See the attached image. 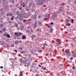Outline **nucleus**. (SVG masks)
Listing matches in <instances>:
<instances>
[{
  "instance_id": "f257e3e1",
  "label": "nucleus",
  "mask_w": 76,
  "mask_h": 76,
  "mask_svg": "<svg viewBox=\"0 0 76 76\" xmlns=\"http://www.w3.org/2000/svg\"><path fill=\"white\" fill-rule=\"evenodd\" d=\"M36 36L35 35H32L31 36V38H32V39L33 40L35 38Z\"/></svg>"
},
{
  "instance_id": "f03ea898",
  "label": "nucleus",
  "mask_w": 76,
  "mask_h": 76,
  "mask_svg": "<svg viewBox=\"0 0 76 76\" xmlns=\"http://www.w3.org/2000/svg\"><path fill=\"white\" fill-rule=\"evenodd\" d=\"M7 32H5L4 34H3V35L4 37H6V36H7Z\"/></svg>"
},
{
  "instance_id": "7ed1b4c3",
  "label": "nucleus",
  "mask_w": 76,
  "mask_h": 76,
  "mask_svg": "<svg viewBox=\"0 0 76 76\" xmlns=\"http://www.w3.org/2000/svg\"><path fill=\"white\" fill-rule=\"evenodd\" d=\"M26 37H24V36H22V39H26Z\"/></svg>"
},
{
  "instance_id": "20e7f679",
  "label": "nucleus",
  "mask_w": 76,
  "mask_h": 76,
  "mask_svg": "<svg viewBox=\"0 0 76 76\" xmlns=\"http://www.w3.org/2000/svg\"><path fill=\"white\" fill-rule=\"evenodd\" d=\"M65 52L66 53V54H67L69 53V50H65Z\"/></svg>"
},
{
  "instance_id": "39448f33",
  "label": "nucleus",
  "mask_w": 76,
  "mask_h": 76,
  "mask_svg": "<svg viewBox=\"0 0 76 76\" xmlns=\"http://www.w3.org/2000/svg\"><path fill=\"white\" fill-rule=\"evenodd\" d=\"M12 14L11 13H9L7 14V16H12Z\"/></svg>"
},
{
  "instance_id": "423d86ee",
  "label": "nucleus",
  "mask_w": 76,
  "mask_h": 76,
  "mask_svg": "<svg viewBox=\"0 0 76 76\" xmlns=\"http://www.w3.org/2000/svg\"><path fill=\"white\" fill-rule=\"evenodd\" d=\"M7 37L8 38H9L10 37V35H9V34H7Z\"/></svg>"
},
{
  "instance_id": "0eeeda50",
  "label": "nucleus",
  "mask_w": 76,
  "mask_h": 76,
  "mask_svg": "<svg viewBox=\"0 0 76 76\" xmlns=\"http://www.w3.org/2000/svg\"><path fill=\"white\" fill-rule=\"evenodd\" d=\"M41 31V28H39L37 29L36 31H37V32H38V31Z\"/></svg>"
},
{
  "instance_id": "6e6552de",
  "label": "nucleus",
  "mask_w": 76,
  "mask_h": 76,
  "mask_svg": "<svg viewBox=\"0 0 76 76\" xmlns=\"http://www.w3.org/2000/svg\"><path fill=\"white\" fill-rule=\"evenodd\" d=\"M14 18H15V17L13 16L12 18H10V19L11 20H13V19H14Z\"/></svg>"
},
{
  "instance_id": "1a4fd4ad",
  "label": "nucleus",
  "mask_w": 76,
  "mask_h": 76,
  "mask_svg": "<svg viewBox=\"0 0 76 76\" xmlns=\"http://www.w3.org/2000/svg\"><path fill=\"white\" fill-rule=\"evenodd\" d=\"M38 4L39 5H41V4H42V1H41L40 3H38Z\"/></svg>"
},
{
  "instance_id": "9d476101",
  "label": "nucleus",
  "mask_w": 76,
  "mask_h": 76,
  "mask_svg": "<svg viewBox=\"0 0 76 76\" xmlns=\"http://www.w3.org/2000/svg\"><path fill=\"white\" fill-rule=\"evenodd\" d=\"M66 26H70V23H68V24L67 23L66 24Z\"/></svg>"
},
{
  "instance_id": "9b49d317",
  "label": "nucleus",
  "mask_w": 76,
  "mask_h": 76,
  "mask_svg": "<svg viewBox=\"0 0 76 76\" xmlns=\"http://www.w3.org/2000/svg\"><path fill=\"white\" fill-rule=\"evenodd\" d=\"M56 13H57V12H55V14H53V17H56Z\"/></svg>"
},
{
  "instance_id": "f8f14e48",
  "label": "nucleus",
  "mask_w": 76,
  "mask_h": 76,
  "mask_svg": "<svg viewBox=\"0 0 76 76\" xmlns=\"http://www.w3.org/2000/svg\"><path fill=\"white\" fill-rule=\"evenodd\" d=\"M50 31L51 32H52L53 31V29L52 28H51L50 29Z\"/></svg>"
},
{
  "instance_id": "ddd939ff",
  "label": "nucleus",
  "mask_w": 76,
  "mask_h": 76,
  "mask_svg": "<svg viewBox=\"0 0 76 76\" xmlns=\"http://www.w3.org/2000/svg\"><path fill=\"white\" fill-rule=\"evenodd\" d=\"M2 30L3 31H4V32H5V31H6V29H5V28H2Z\"/></svg>"
},
{
  "instance_id": "4468645a",
  "label": "nucleus",
  "mask_w": 76,
  "mask_h": 76,
  "mask_svg": "<svg viewBox=\"0 0 76 76\" xmlns=\"http://www.w3.org/2000/svg\"><path fill=\"white\" fill-rule=\"evenodd\" d=\"M3 27V24H1L0 25V27L1 28Z\"/></svg>"
},
{
  "instance_id": "2eb2a0df",
  "label": "nucleus",
  "mask_w": 76,
  "mask_h": 76,
  "mask_svg": "<svg viewBox=\"0 0 76 76\" xmlns=\"http://www.w3.org/2000/svg\"><path fill=\"white\" fill-rule=\"evenodd\" d=\"M74 20H73V19H71V23H74Z\"/></svg>"
},
{
  "instance_id": "dca6fc26",
  "label": "nucleus",
  "mask_w": 76,
  "mask_h": 76,
  "mask_svg": "<svg viewBox=\"0 0 76 76\" xmlns=\"http://www.w3.org/2000/svg\"><path fill=\"white\" fill-rule=\"evenodd\" d=\"M73 57H70V60H73Z\"/></svg>"
},
{
  "instance_id": "f3484780",
  "label": "nucleus",
  "mask_w": 76,
  "mask_h": 76,
  "mask_svg": "<svg viewBox=\"0 0 76 76\" xmlns=\"http://www.w3.org/2000/svg\"><path fill=\"white\" fill-rule=\"evenodd\" d=\"M19 35H20V36L21 35H23L22 34V33H20V32H19Z\"/></svg>"
},
{
  "instance_id": "a211bd4d",
  "label": "nucleus",
  "mask_w": 76,
  "mask_h": 76,
  "mask_svg": "<svg viewBox=\"0 0 76 76\" xmlns=\"http://www.w3.org/2000/svg\"><path fill=\"white\" fill-rule=\"evenodd\" d=\"M12 21L10 20L8 22V23H12Z\"/></svg>"
},
{
  "instance_id": "6ab92c4d",
  "label": "nucleus",
  "mask_w": 76,
  "mask_h": 76,
  "mask_svg": "<svg viewBox=\"0 0 76 76\" xmlns=\"http://www.w3.org/2000/svg\"><path fill=\"white\" fill-rule=\"evenodd\" d=\"M65 47H67V46H68V44H65Z\"/></svg>"
},
{
  "instance_id": "aec40b11",
  "label": "nucleus",
  "mask_w": 76,
  "mask_h": 76,
  "mask_svg": "<svg viewBox=\"0 0 76 76\" xmlns=\"http://www.w3.org/2000/svg\"><path fill=\"white\" fill-rule=\"evenodd\" d=\"M14 35H18V33H16V32H15L14 34Z\"/></svg>"
},
{
  "instance_id": "412c9836",
  "label": "nucleus",
  "mask_w": 76,
  "mask_h": 76,
  "mask_svg": "<svg viewBox=\"0 0 76 76\" xmlns=\"http://www.w3.org/2000/svg\"><path fill=\"white\" fill-rule=\"evenodd\" d=\"M39 25H42V23L40 22V23H39Z\"/></svg>"
},
{
  "instance_id": "4be33fe9",
  "label": "nucleus",
  "mask_w": 76,
  "mask_h": 76,
  "mask_svg": "<svg viewBox=\"0 0 76 76\" xmlns=\"http://www.w3.org/2000/svg\"><path fill=\"white\" fill-rule=\"evenodd\" d=\"M26 32L27 33L29 32V30H27L26 31Z\"/></svg>"
},
{
  "instance_id": "5701e85b",
  "label": "nucleus",
  "mask_w": 76,
  "mask_h": 76,
  "mask_svg": "<svg viewBox=\"0 0 76 76\" xmlns=\"http://www.w3.org/2000/svg\"><path fill=\"white\" fill-rule=\"evenodd\" d=\"M66 20H67V21H66V23H68V22H69V20H68V19H67Z\"/></svg>"
},
{
  "instance_id": "b1692460",
  "label": "nucleus",
  "mask_w": 76,
  "mask_h": 76,
  "mask_svg": "<svg viewBox=\"0 0 76 76\" xmlns=\"http://www.w3.org/2000/svg\"><path fill=\"white\" fill-rule=\"evenodd\" d=\"M20 74H21V75H22L21 76H22V72L21 71L20 72Z\"/></svg>"
},
{
  "instance_id": "393cba45",
  "label": "nucleus",
  "mask_w": 76,
  "mask_h": 76,
  "mask_svg": "<svg viewBox=\"0 0 76 76\" xmlns=\"http://www.w3.org/2000/svg\"><path fill=\"white\" fill-rule=\"evenodd\" d=\"M50 24H51V25H53V24H54V23H53V22H51L50 23Z\"/></svg>"
},
{
  "instance_id": "a878e982",
  "label": "nucleus",
  "mask_w": 76,
  "mask_h": 76,
  "mask_svg": "<svg viewBox=\"0 0 76 76\" xmlns=\"http://www.w3.org/2000/svg\"><path fill=\"white\" fill-rule=\"evenodd\" d=\"M15 44H17L18 42L17 41H15Z\"/></svg>"
},
{
  "instance_id": "bb28decb",
  "label": "nucleus",
  "mask_w": 76,
  "mask_h": 76,
  "mask_svg": "<svg viewBox=\"0 0 76 76\" xmlns=\"http://www.w3.org/2000/svg\"><path fill=\"white\" fill-rule=\"evenodd\" d=\"M42 51L41 50H40L39 51H38V52L39 53H41V52H42Z\"/></svg>"
},
{
  "instance_id": "cd10ccee",
  "label": "nucleus",
  "mask_w": 76,
  "mask_h": 76,
  "mask_svg": "<svg viewBox=\"0 0 76 76\" xmlns=\"http://www.w3.org/2000/svg\"><path fill=\"white\" fill-rule=\"evenodd\" d=\"M48 18H45V20H48Z\"/></svg>"
},
{
  "instance_id": "c85d7f7f",
  "label": "nucleus",
  "mask_w": 76,
  "mask_h": 76,
  "mask_svg": "<svg viewBox=\"0 0 76 76\" xmlns=\"http://www.w3.org/2000/svg\"><path fill=\"white\" fill-rule=\"evenodd\" d=\"M75 67H72V69H73V70H75Z\"/></svg>"
},
{
  "instance_id": "c756f323",
  "label": "nucleus",
  "mask_w": 76,
  "mask_h": 76,
  "mask_svg": "<svg viewBox=\"0 0 76 76\" xmlns=\"http://www.w3.org/2000/svg\"><path fill=\"white\" fill-rule=\"evenodd\" d=\"M15 51L16 53H17V50H15Z\"/></svg>"
},
{
  "instance_id": "7c9ffc66",
  "label": "nucleus",
  "mask_w": 76,
  "mask_h": 76,
  "mask_svg": "<svg viewBox=\"0 0 76 76\" xmlns=\"http://www.w3.org/2000/svg\"><path fill=\"white\" fill-rule=\"evenodd\" d=\"M0 68L1 69H3V67L1 66L0 67Z\"/></svg>"
},
{
  "instance_id": "2f4dec72",
  "label": "nucleus",
  "mask_w": 76,
  "mask_h": 76,
  "mask_svg": "<svg viewBox=\"0 0 76 76\" xmlns=\"http://www.w3.org/2000/svg\"><path fill=\"white\" fill-rule=\"evenodd\" d=\"M38 18H41V16H38Z\"/></svg>"
},
{
  "instance_id": "473e14b6",
  "label": "nucleus",
  "mask_w": 76,
  "mask_h": 76,
  "mask_svg": "<svg viewBox=\"0 0 76 76\" xmlns=\"http://www.w3.org/2000/svg\"><path fill=\"white\" fill-rule=\"evenodd\" d=\"M45 69H46V67H45L44 69H43V70H45Z\"/></svg>"
},
{
  "instance_id": "72a5a7b5",
  "label": "nucleus",
  "mask_w": 76,
  "mask_h": 76,
  "mask_svg": "<svg viewBox=\"0 0 76 76\" xmlns=\"http://www.w3.org/2000/svg\"><path fill=\"white\" fill-rule=\"evenodd\" d=\"M38 66L40 67H41V66L40 65H38Z\"/></svg>"
},
{
  "instance_id": "f704fd0d",
  "label": "nucleus",
  "mask_w": 76,
  "mask_h": 76,
  "mask_svg": "<svg viewBox=\"0 0 76 76\" xmlns=\"http://www.w3.org/2000/svg\"><path fill=\"white\" fill-rule=\"evenodd\" d=\"M48 28H50V26H48Z\"/></svg>"
},
{
  "instance_id": "c9c22d12",
  "label": "nucleus",
  "mask_w": 76,
  "mask_h": 76,
  "mask_svg": "<svg viewBox=\"0 0 76 76\" xmlns=\"http://www.w3.org/2000/svg\"><path fill=\"white\" fill-rule=\"evenodd\" d=\"M18 24H17V25H15V26H16V27H18Z\"/></svg>"
},
{
  "instance_id": "e433bc0d",
  "label": "nucleus",
  "mask_w": 76,
  "mask_h": 76,
  "mask_svg": "<svg viewBox=\"0 0 76 76\" xmlns=\"http://www.w3.org/2000/svg\"><path fill=\"white\" fill-rule=\"evenodd\" d=\"M21 54H23V52H21Z\"/></svg>"
},
{
  "instance_id": "4c0bfd02",
  "label": "nucleus",
  "mask_w": 76,
  "mask_h": 76,
  "mask_svg": "<svg viewBox=\"0 0 76 76\" xmlns=\"http://www.w3.org/2000/svg\"><path fill=\"white\" fill-rule=\"evenodd\" d=\"M35 24H36L35 26H37V23L35 22Z\"/></svg>"
},
{
  "instance_id": "58836bf2",
  "label": "nucleus",
  "mask_w": 76,
  "mask_h": 76,
  "mask_svg": "<svg viewBox=\"0 0 76 76\" xmlns=\"http://www.w3.org/2000/svg\"><path fill=\"white\" fill-rule=\"evenodd\" d=\"M23 21L24 22H25V20H24Z\"/></svg>"
},
{
  "instance_id": "ea45409f",
  "label": "nucleus",
  "mask_w": 76,
  "mask_h": 76,
  "mask_svg": "<svg viewBox=\"0 0 76 76\" xmlns=\"http://www.w3.org/2000/svg\"><path fill=\"white\" fill-rule=\"evenodd\" d=\"M19 36H20V35H19V34H18L17 37H19Z\"/></svg>"
},
{
  "instance_id": "a19ab883",
  "label": "nucleus",
  "mask_w": 76,
  "mask_h": 76,
  "mask_svg": "<svg viewBox=\"0 0 76 76\" xmlns=\"http://www.w3.org/2000/svg\"><path fill=\"white\" fill-rule=\"evenodd\" d=\"M0 33H2V31H0Z\"/></svg>"
},
{
  "instance_id": "79ce46f5",
  "label": "nucleus",
  "mask_w": 76,
  "mask_h": 76,
  "mask_svg": "<svg viewBox=\"0 0 76 76\" xmlns=\"http://www.w3.org/2000/svg\"><path fill=\"white\" fill-rule=\"evenodd\" d=\"M44 45L47 46V44L46 43Z\"/></svg>"
},
{
  "instance_id": "37998d69",
  "label": "nucleus",
  "mask_w": 76,
  "mask_h": 76,
  "mask_svg": "<svg viewBox=\"0 0 76 76\" xmlns=\"http://www.w3.org/2000/svg\"><path fill=\"white\" fill-rule=\"evenodd\" d=\"M74 3H76V0L74 2Z\"/></svg>"
},
{
  "instance_id": "c03bdc74",
  "label": "nucleus",
  "mask_w": 76,
  "mask_h": 76,
  "mask_svg": "<svg viewBox=\"0 0 76 76\" xmlns=\"http://www.w3.org/2000/svg\"><path fill=\"white\" fill-rule=\"evenodd\" d=\"M71 45L72 46V47H73V44H72Z\"/></svg>"
},
{
  "instance_id": "a18cd8bd",
  "label": "nucleus",
  "mask_w": 76,
  "mask_h": 76,
  "mask_svg": "<svg viewBox=\"0 0 76 76\" xmlns=\"http://www.w3.org/2000/svg\"><path fill=\"white\" fill-rule=\"evenodd\" d=\"M29 28V26H28V28Z\"/></svg>"
},
{
  "instance_id": "49530a36",
  "label": "nucleus",
  "mask_w": 76,
  "mask_h": 76,
  "mask_svg": "<svg viewBox=\"0 0 76 76\" xmlns=\"http://www.w3.org/2000/svg\"><path fill=\"white\" fill-rule=\"evenodd\" d=\"M17 39H20V38H19V37L18 38H17Z\"/></svg>"
},
{
  "instance_id": "de8ad7c7",
  "label": "nucleus",
  "mask_w": 76,
  "mask_h": 76,
  "mask_svg": "<svg viewBox=\"0 0 76 76\" xmlns=\"http://www.w3.org/2000/svg\"><path fill=\"white\" fill-rule=\"evenodd\" d=\"M23 7H25V5H23Z\"/></svg>"
},
{
  "instance_id": "09e8293b",
  "label": "nucleus",
  "mask_w": 76,
  "mask_h": 76,
  "mask_svg": "<svg viewBox=\"0 0 76 76\" xmlns=\"http://www.w3.org/2000/svg\"><path fill=\"white\" fill-rule=\"evenodd\" d=\"M20 42H22L21 41H20Z\"/></svg>"
},
{
  "instance_id": "8fccbe9b",
  "label": "nucleus",
  "mask_w": 76,
  "mask_h": 76,
  "mask_svg": "<svg viewBox=\"0 0 76 76\" xmlns=\"http://www.w3.org/2000/svg\"><path fill=\"white\" fill-rule=\"evenodd\" d=\"M64 28H66V26H65V27H64Z\"/></svg>"
},
{
  "instance_id": "3c124183",
  "label": "nucleus",
  "mask_w": 76,
  "mask_h": 76,
  "mask_svg": "<svg viewBox=\"0 0 76 76\" xmlns=\"http://www.w3.org/2000/svg\"><path fill=\"white\" fill-rule=\"evenodd\" d=\"M21 31H22V30H23V29H22V28H21Z\"/></svg>"
},
{
  "instance_id": "603ef678",
  "label": "nucleus",
  "mask_w": 76,
  "mask_h": 76,
  "mask_svg": "<svg viewBox=\"0 0 76 76\" xmlns=\"http://www.w3.org/2000/svg\"><path fill=\"white\" fill-rule=\"evenodd\" d=\"M12 3H15V2L13 1V2H12Z\"/></svg>"
},
{
  "instance_id": "864d4df0",
  "label": "nucleus",
  "mask_w": 76,
  "mask_h": 76,
  "mask_svg": "<svg viewBox=\"0 0 76 76\" xmlns=\"http://www.w3.org/2000/svg\"><path fill=\"white\" fill-rule=\"evenodd\" d=\"M19 10H21V8H19Z\"/></svg>"
},
{
  "instance_id": "5fc2aeb1",
  "label": "nucleus",
  "mask_w": 76,
  "mask_h": 76,
  "mask_svg": "<svg viewBox=\"0 0 76 76\" xmlns=\"http://www.w3.org/2000/svg\"><path fill=\"white\" fill-rule=\"evenodd\" d=\"M23 58H24V59H25V57H23Z\"/></svg>"
},
{
  "instance_id": "6e6d98bb",
  "label": "nucleus",
  "mask_w": 76,
  "mask_h": 76,
  "mask_svg": "<svg viewBox=\"0 0 76 76\" xmlns=\"http://www.w3.org/2000/svg\"><path fill=\"white\" fill-rule=\"evenodd\" d=\"M20 20H22V19H20Z\"/></svg>"
},
{
  "instance_id": "4d7b16f0",
  "label": "nucleus",
  "mask_w": 76,
  "mask_h": 76,
  "mask_svg": "<svg viewBox=\"0 0 76 76\" xmlns=\"http://www.w3.org/2000/svg\"><path fill=\"white\" fill-rule=\"evenodd\" d=\"M40 64H41V65H42V63H40Z\"/></svg>"
},
{
  "instance_id": "13d9d810",
  "label": "nucleus",
  "mask_w": 76,
  "mask_h": 76,
  "mask_svg": "<svg viewBox=\"0 0 76 76\" xmlns=\"http://www.w3.org/2000/svg\"><path fill=\"white\" fill-rule=\"evenodd\" d=\"M20 6H22V4H21Z\"/></svg>"
},
{
  "instance_id": "bf43d9fd",
  "label": "nucleus",
  "mask_w": 76,
  "mask_h": 76,
  "mask_svg": "<svg viewBox=\"0 0 76 76\" xmlns=\"http://www.w3.org/2000/svg\"><path fill=\"white\" fill-rule=\"evenodd\" d=\"M12 28H13V26H12Z\"/></svg>"
},
{
  "instance_id": "052dcab7",
  "label": "nucleus",
  "mask_w": 76,
  "mask_h": 76,
  "mask_svg": "<svg viewBox=\"0 0 76 76\" xmlns=\"http://www.w3.org/2000/svg\"><path fill=\"white\" fill-rule=\"evenodd\" d=\"M57 76H58V75H58V74H57Z\"/></svg>"
},
{
  "instance_id": "680f3d73",
  "label": "nucleus",
  "mask_w": 76,
  "mask_h": 76,
  "mask_svg": "<svg viewBox=\"0 0 76 76\" xmlns=\"http://www.w3.org/2000/svg\"><path fill=\"white\" fill-rule=\"evenodd\" d=\"M24 4H25V3H23V4H24Z\"/></svg>"
},
{
  "instance_id": "e2e57ef3",
  "label": "nucleus",
  "mask_w": 76,
  "mask_h": 76,
  "mask_svg": "<svg viewBox=\"0 0 76 76\" xmlns=\"http://www.w3.org/2000/svg\"><path fill=\"white\" fill-rule=\"evenodd\" d=\"M36 76H38V75H36Z\"/></svg>"
},
{
  "instance_id": "0e129e2a",
  "label": "nucleus",
  "mask_w": 76,
  "mask_h": 76,
  "mask_svg": "<svg viewBox=\"0 0 76 76\" xmlns=\"http://www.w3.org/2000/svg\"><path fill=\"white\" fill-rule=\"evenodd\" d=\"M42 1H44V0H42Z\"/></svg>"
},
{
  "instance_id": "69168bd1",
  "label": "nucleus",
  "mask_w": 76,
  "mask_h": 76,
  "mask_svg": "<svg viewBox=\"0 0 76 76\" xmlns=\"http://www.w3.org/2000/svg\"><path fill=\"white\" fill-rule=\"evenodd\" d=\"M33 53V52H31V53L32 54Z\"/></svg>"
},
{
  "instance_id": "338daca9",
  "label": "nucleus",
  "mask_w": 76,
  "mask_h": 76,
  "mask_svg": "<svg viewBox=\"0 0 76 76\" xmlns=\"http://www.w3.org/2000/svg\"><path fill=\"white\" fill-rule=\"evenodd\" d=\"M6 69V68H5V70Z\"/></svg>"
},
{
  "instance_id": "774afa93",
  "label": "nucleus",
  "mask_w": 76,
  "mask_h": 76,
  "mask_svg": "<svg viewBox=\"0 0 76 76\" xmlns=\"http://www.w3.org/2000/svg\"><path fill=\"white\" fill-rule=\"evenodd\" d=\"M31 31H32V30H31Z\"/></svg>"
}]
</instances>
